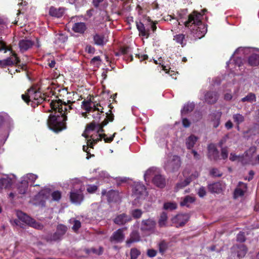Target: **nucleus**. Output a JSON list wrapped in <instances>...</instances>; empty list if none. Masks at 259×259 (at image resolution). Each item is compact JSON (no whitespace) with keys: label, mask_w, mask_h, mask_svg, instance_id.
<instances>
[{"label":"nucleus","mask_w":259,"mask_h":259,"mask_svg":"<svg viewBox=\"0 0 259 259\" xmlns=\"http://www.w3.org/2000/svg\"><path fill=\"white\" fill-rule=\"evenodd\" d=\"M113 120V115L112 114H106V119L101 123V125L97 126L95 123L92 122L87 126L82 135L85 138H90L87 141V145L83 146V150L87 153V159H89L92 156L89 150V148H93L94 145L96 144L97 142L101 140L102 138L104 139L106 143H110L113 141L116 133H114L109 138L106 137L105 134L100 133L103 132V127L105 126L109 121H112Z\"/></svg>","instance_id":"1"},{"label":"nucleus","mask_w":259,"mask_h":259,"mask_svg":"<svg viewBox=\"0 0 259 259\" xmlns=\"http://www.w3.org/2000/svg\"><path fill=\"white\" fill-rule=\"evenodd\" d=\"M50 106L55 113L54 115H50L48 121V126L55 132L61 131L66 128V114L68 110L72 109V107L71 105L62 103L60 100L52 101Z\"/></svg>","instance_id":"2"},{"label":"nucleus","mask_w":259,"mask_h":259,"mask_svg":"<svg viewBox=\"0 0 259 259\" xmlns=\"http://www.w3.org/2000/svg\"><path fill=\"white\" fill-rule=\"evenodd\" d=\"M205 10L202 11L203 14L194 11L189 15L188 19L185 22V25L191 31L195 39L203 37L207 32V27L202 22Z\"/></svg>","instance_id":"3"},{"label":"nucleus","mask_w":259,"mask_h":259,"mask_svg":"<svg viewBox=\"0 0 259 259\" xmlns=\"http://www.w3.org/2000/svg\"><path fill=\"white\" fill-rule=\"evenodd\" d=\"M250 55L248 58V63L251 66H257L259 65V50L256 48L240 47L238 48L230 60L227 63L229 66L231 61L233 59V62L235 66L240 67L242 64V57Z\"/></svg>","instance_id":"4"},{"label":"nucleus","mask_w":259,"mask_h":259,"mask_svg":"<svg viewBox=\"0 0 259 259\" xmlns=\"http://www.w3.org/2000/svg\"><path fill=\"white\" fill-rule=\"evenodd\" d=\"M72 183L73 188L70 192V200L73 203L80 204L83 200L84 186L78 179L73 180Z\"/></svg>","instance_id":"5"},{"label":"nucleus","mask_w":259,"mask_h":259,"mask_svg":"<svg viewBox=\"0 0 259 259\" xmlns=\"http://www.w3.org/2000/svg\"><path fill=\"white\" fill-rule=\"evenodd\" d=\"M98 106V104L95 105L94 103L91 101H83L82 102L81 107L87 112L82 113V116L84 117H88V113L89 115L92 116L95 120H99L101 118V115L103 113V108L100 106H99L100 108H99Z\"/></svg>","instance_id":"6"},{"label":"nucleus","mask_w":259,"mask_h":259,"mask_svg":"<svg viewBox=\"0 0 259 259\" xmlns=\"http://www.w3.org/2000/svg\"><path fill=\"white\" fill-rule=\"evenodd\" d=\"M22 98L28 104L30 102L34 104H40L44 100H46L44 94L42 95L39 91H36L33 88L29 89L26 94L22 95Z\"/></svg>","instance_id":"7"},{"label":"nucleus","mask_w":259,"mask_h":259,"mask_svg":"<svg viewBox=\"0 0 259 259\" xmlns=\"http://www.w3.org/2000/svg\"><path fill=\"white\" fill-rule=\"evenodd\" d=\"M16 214L18 219L30 227L38 230L42 229L43 225L37 222L34 219L31 218L22 211L18 210Z\"/></svg>","instance_id":"8"},{"label":"nucleus","mask_w":259,"mask_h":259,"mask_svg":"<svg viewBox=\"0 0 259 259\" xmlns=\"http://www.w3.org/2000/svg\"><path fill=\"white\" fill-rule=\"evenodd\" d=\"M181 165L180 157L177 155H169L164 162V168L167 170L174 171L178 169Z\"/></svg>","instance_id":"9"},{"label":"nucleus","mask_w":259,"mask_h":259,"mask_svg":"<svg viewBox=\"0 0 259 259\" xmlns=\"http://www.w3.org/2000/svg\"><path fill=\"white\" fill-rule=\"evenodd\" d=\"M147 195V192L145 186L141 183H137L133 188V196L136 199H143Z\"/></svg>","instance_id":"10"},{"label":"nucleus","mask_w":259,"mask_h":259,"mask_svg":"<svg viewBox=\"0 0 259 259\" xmlns=\"http://www.w3.org/2000/svg\"><path fill=\"white\" fill-rule=\"evenodd\" d=\"M51 194V190L46 188L40 191L35 197L36 204L44 206L46 201L49 199Z\"/></svg>","instance_id":"11"},{"label":"nucleus","mask_w":259,"mask_h":259,"mask_svg":"<svg viewBox=\"0 0 259 259\" xmlns=\"http://www.w3.org/2000/svg\"><path fill=\"white\" fill-rule=\"evenodd\" d=\"M155 225V222L152 219L143 220L141 229L146 235H148L154 231Z\"/></svg>","instance_id":"12"},{"label":"nucleus","mask_w":259,"mask_h":259,"mask_svg":"<svg viewBox=\"0 0 259 259\" xmlns=\"http://www.w3.org/2000/svg\"><path fill=\"white\" fill-rule=\"evenodd\" d=\"M16 177L15 175H5L0 179V188L7 189L11 187L12 184L15 182Z\"/></svg>","instance_id":"13"},{"label":"nucleus","mask_w":259,"mask_h":259,"mask_svg":"<svg viewBox=\"0 0 259 259\" xmlns=\"http://www.w3.org/2000/svg\"><path fill=\"white\" fill-rule=\"evenodd\" d=\"M256 151V148L254 146L251 147L245 152V156L247 161V164H255L259 163V155L254 159L253 154Z\"/></svg>","instance_id":"14"},{"label":"nucleus","mask_w":259,"mask_h":259,"mask_svg":"<svg viewBox=\"0 0 259 259\" xmlns=\"http://www.w3.org/2000/svg\"><path fill=\"white\" fill-rule=\"evenodd\" d=\"M189 219L188 214H179L172 219V223L175 224L176 227H181L185 224Z\"/></svg>","instance_id":"15"},{"label":"nucleus","mask_w":259,"mask_h":259,"mask_svg":"<svg viewBox=\"0 0 259 259\" xmlns=\"http://www.w3.org/2000/svg\"><path fill=\"white\" fill-rule=\"evenodd\" d=\"M103 196H105L108 202H117L120 200V196L119 192L115 190H110L106 192V190H104L102 192Z\"/></svg>","instance_id":"16"},{"label":"nucleus","mask_w":259,"mask_h":259,"mask_svg":"<svg viewBox=\"0 0 259 259\" xmlns=\"http://www.w3.org/2000/svg\"><path fill=\"white\" fill-rule=\"evenodd\" d=\"M226 187V184L223 182H219L210 184L208 186L209 191L211 193H220L224 191Z\"/></svg>","instance_id":"17"},{"label":"nucleus","mask_w":259,"mask_h":259,"mask_svg":"<svg viewBox=\"0 0 259 259\" xmlns=\"http://www.w3.org/2000/svg\"><path fill=\"white\" fill-rule=\"evenodd\" d=\"M247 189L246 185L242 182H239L234 192V198L237 199L244 195Z\"/></svg>","instance_id":"18"},{"label":"nucleus","mask_w":259,"mask_h":259,"mask_svg":"<svg viewBox=\"0 0 259 259\" xmlns=\"http://www.w3.org/2000/svg\"><path fill=\"white\" fill-rule=\"evenodd\" d=\"M231 250L232 253L237 254V256L239 258L244 257L247 252L246 247L243 244L240 245H235L232 248Z\"/></svg>","instance_id":"19"},{"label":"nucleus","mask_w":259,"mask_h":259,"mask_svg":"<svg viewBox=\"0 0 259 259\" xmlns=\"http://www.w3.org/2000/svg\"><path fill=\"white\" fill-rule=\"evenodd\" d=\"M124 229H125V228L119 229L115 232L111 238V240L116 242L122 241L124 238V235L123 234Z\"/></svg>","instance_id":"20"},{"label":"nucleus","mask_w":259,"mask_h":259,"mask_svg":"<svg viewBox=\"0 0 259 259\" xmlns=\"http://www.w3.org/2000/svg\"><path fill=\"white\" fill-rule=\"evenodd\" d=\"M208 157L211 159H217L219 157V151L217 150L215 146L211 144L208 146Z\"/></svg>","instance_id":"21"},{"label":"nucleus","mask_w":259,"mask_h":259,"mask_svg":"<svg viewBox=\"0 0 259 259\" xmlns=\"http://www.w3.org/2000/svg\"><path fill=\"white\" fill-rule=\"evenodd\" d=\"M67 231V227L63 225H59L57 228V231L53 235L54 240H58L65 234Z\"/></svg>","instance_id":"22"},{"label":"nucleus","mask_w":259,"mask_h":259,"mask_svg":"<svg viewBox=\"0 0 259 259\" xmlns=\"http://www.w3.org/2000/svg\"><path fill=\"white\" fill-rule=\"evenodd\" d=\"M131 220L130 217L123 213L117 215L114 219V222L118 225H123Z\"/></svg>","instance_id":"23"},{"label":"nucleus","mask_w":259,"mask_h":259,"mask_svg":"<svg viewBox=\"0 0 259 259\" xmlns=\"http://www.w3.org/2000/svg\"><path fill=\"white\" fill-rule=\"evenodd\" d=\"M11 53L12 54L11 57L4 60L6 67L7 66L17 64L20 62V60L17 57L16 54L12 52H11Z\"/></svg>","instance_id":"24"},{"label":"nucleus","mask_w":259,"mask_h":259,"mask_svg":"<svg viewBox=\"0 0 259 259\" xmlns=\"http://www.w3.org/2000/svg\"><path fill=\"white\" fill-rule=\"evenodd\" d=\"M64 13V9L63 8H56L51 7L50 8L49 14L51 16L57 18L61 17Z\"/></svg>","instance_id":"25"},{"label":"nucleus","mask_w":259,"mask_h":259,"mask_svg":"<svg viewBox=\"0 0 259 259\" xmlns=\"http://www.w3.org/2000/svg\"><path fill=\"white\" fill-rule=\"evenodd\" d=\"M94 40L96 45L103 46L107 42L108 39L103 34H96L94 36Z\"/></svg>","instance_id":"26"},{"label":"nucleus","mask_w":259,"mask_h":259,"mask_svg":"<svg viewBox=\"0 0 259 259\" xmlns=\"http://www.w3.org/2000/svg\"><path fill=\"white\" fill-rule=\"evenodd\" d=\"M86 29V24L83 22L75 23L72 26V30L77 33H83Z\"/></svg>","instance_id":"27"},{"label":"nucleus","mask_w":259,"mask_h":259,"mask_svg":"<svg viewBox=\"0 0 259 259\" xmlns=\"http://www.w3.org/2000/svg\"><path fill=\"white\" fill-rule=\"evenodd\" d=\"M19 48L21 52H24L30 48L32 45V42L28 39H23L19 43Z\"/></svg>","instance_id":"28"},{"label":"nucleus","mask_w":259,"mask_h":259,"mask_svg":"<svg viewBox=\"0 0 259 259\" xmlns=\"http://www.w3.org/2000/svg\"><path fill=\"white\" fill-rule=\"evenodd\" d=\"M218 96L216 93L208 92L205 95V101L209 104H212L216 102Z\"/></svg>","instance_id":"29"},{"label":"nucleus","mask_w":259,"mask_h":259,"mask_svg":"<svg viewBox=\"0 0 259 259\" xmlns=\"http://www.w3.org/2000/svg\"><path fill=\"white\" fill-rule=\"evenodd\" d=\"M158 169L155 167H151L148 169L144 175V179L145 181H149V180L152 177L158 175Z\"/></svg>","instance_id":"30"},{"label":"nucleus","mask_w":259,"mask_h":259,"mask_svg":"<svg viewBox=\"0 0 259 259\" xmlns=\"http://www.w3.org/2000/svg\"><path fill=\"white\" fill-rule=\"evenodd\" d=\"M136 26L139 31L140 35L148 37L149 36V30L145 29L144 25L141 22H136Z\"/></svg>","instance_id":"31"},{"label":"nucleus","mask_w":259,"mask_h":259,"mask_svg":"<svg viewBox=\"0 0 259 259\" xmlns=\"http://www.w3.org/2000/svg\"><path fill=\"white\" fill-rule=\"evenodd\" d=\"M153 183L157 187L163 188L165 184V180L160 175H156L153 179Z\"/></svg>","instance_id":"32"},{"label":"nucleus","mask_w":259,"mask_h":259,"mask_svg":"<svg viewBox=\"0 0 259 259\" xmlns=\"http://www.w3.org/2000/svg\"><path fill=\"white\" fill-rule=\"evenodd\" d=\"M221 115V112H216L211 115V120L214 127L216 128L219 125Z\"/></svg>","instance_id":"33"},{"label":"nucleus","mask_w":259,"mask_h":259,"mask_svg":"<svg viewBox=\"0 0 259 259\" xmlns=\"http://www.w3.org/2000/svg\"><path fill=\"white\" fill-rule=\"evenodd\" d=\"M140 238L139 233L136 231H133L131 234L130 239L126 242V245L130 247L132 243L139 241Z\"/></svg>","instance_id":"34"},{"label":"nucleus","mask_w":259,"mask_h":259,"mask_svg":"<svg viewBox=\"0 0 259 259\" xmlns=\"http://www.w3.org/2000/svg\"><path fill=\"white\" fill-rule=\"evenodd\" d=\"M197 140L198 138L197 137L193 135L190 136L186 140L187 148L189 149L192 148Z\"/></svg>","instance_id":"35"},{"label":"nucleus","mask_w":259,"mask_h":259,"mask_svg":"<svg viewBox=\"0 0 259 259\" xmlns=\"http://www.w3.org/2000/svg\"><path fill=\"white\" fill-rule=\"evenodd\" d=\"M37 178L38 177L37 175L30 173L24 176L22 178V180L23 182H27V185L28 186V184L29 183H34Z\"/></svg>","instance_id":"36"},{"label":"nucleus","mask_w":259,"mask_h":259,"mask_svg":"<svg viewBox=\"0 0 259 259\" xmlns=\"http://www.w3.org/2000/svg\"><path fill=\"white\" fill-rule=\"evenodd\" d=\"M230 159L231 161L238 160L241 162L243 164H247V161L245 156V154L243 156H237L233 153H231Z\"/></svg>","instance_id":"37"},{"label":"nucleus","mask_w":259,"mask_h":259,"mask_svg":"<svg viewBox=\"0 0 259 259\" xmlns=\"http://www.w3.org/2000/svg\"><path fill=\"white\" fill-rule=\"evenodd\" d=\"M195 200V197L191 196H187L184 198L183 201L180 202L181 206L189 207Z\"/></svg>","instance_id":"38"},{"label":"nucleus","mask_w":259,"mask_h":259,"mask_svg":"<svg viewBox=\"0 0 259 259\" xmlns=\"http://www.w3.org/2000/svg\"><path fill=\"white\" fill-rule=\"evenodd\" d=\"M194 108V104L193 103H188L184 105L181 110L182 116H185L186 114L191 112Z\"/></svg>","instance_id":"39"},{"label":"nucleus","mask_w":259,"mask_h":259,"mask_svg":"<svg viewBox=\"0 0 259 259\" xmlns=\"http://www.w3.org/2000/svg\"><path fill=\"white\" fill-rule=\"evenodd\" d=\"M85 252L89 254H96L101 255L103 252V248L102 247H99L98 249L95 248H91V249H86Z\"/></svg>","instance_id":"40"},{"label":"nucleus","mask_w":259,"mask_h":259,"mask_svg":"<svg viewBox=\"0 0 259 259\" xmlns=\"http://www.w3.org/2000/svg\"><path fill=\"white\" fill-rule=\"evenodd\" d=\"M191 181L192 179L186 178V179L184 181H181L180 182L178 183L177 184L176 188V190L178 191L179 190L183 188L184 187L188 185Z\"/></svg>","instance_id":"41"},{"label":"nucleus","mask_w":259,"mask_h":259,"mask_svg":"<svg viewBox=\"0 0 259 259\" xmlns=\"http://www.w3.org/2000/svg\"><path fill=\"white\" fill-rule=\"evenodd\" d=\"M174 39L178 44L182 45V46H184L186 45V39L185 37V35L183 34H179L175 35L174 36Z\"/></svg>","instance_id":"42"},{"label":"nucleus","mask_w":259,"mask_h":259,"mask_svg":"<svg viewBox=\"0 0 259 259\" xmlns=\"http://www.w3.org/2000/svg\"><path fill=\"white\" fill-rule=\"evenodd\" d=\"M28 185H27V182H23V180H21V184L18 186V190L20 194H24L26 193L27 188Z\"/></svg>","instance_id":"43"},{"label":"nucleus","mask_w":259,"mask_h":259,"mask_svg":"<svg viewBox=\"0 0 259 259\" xmlns=\"http://www.w3.org/2000/svg\"><path fill=\"white\" fill-rule=\"evenodd\" d=\"M256 100L255 95L253 93H249L246 96L243 98L241 99V101L243 102H248L252 103Z\"/></svg>","instance_id":"44"},{"label":"nucleus","mask_w":259,"mask_h":259,"mask_svg":"<svg viewBox=\"0 0 259 259\" xmlns=\"http://www.w3.org/2000/svg\"><path fill=\"white\" fill-rule=\"evenodd\" d=\"M167 219V217L166 214L164 212H163L161 214L158 221L159 226L161 227H165L166 225Z\"/></svg>","instance_id":"45"},{"label":"nucleus","mask_w":259,"mask_h":259,"mask_svg":"<svg viewBox=\"0 0 259 259\" xmlns=\"http://www.w3.org/2000/svg\"><path fill=\"white\" fill-rule=\"evenodd\" d=\"M183 175L185 178L192 179V181L197 178L199 176V173L197 171H194L189 175V172L188 170L185 169L183 172Z\"/></svg>","instance_id":"46"},{"label":"nucleus","mask_w":259,"mask_h":259,"mask_svg":"<svg viewBox=\"0 0 259 259\" xmlns=\"http://www.w3.org/2000/svg\"><path fill=\"white\" fill-rule=\"evenodd\" d=\"M233 118L234 122L238 125L243 122L244 120V117L242 114L239 113L234 114Z\"/></svg>","instance_id":"47"},{"label":"nucleus","mask_w":259,"mask_h":259,"mask_svg":"<svg viewBox=\"0 0 259 259\" xmlns=\"http://www.w3.org/2000/svg\"><path fill=\"white\" fill-rule=\"evenodd\" d=\"M10 120L9 116L5 112L0 113V124Z\"/></svg>","instance_id":"48"},{"label":"nucleus","mask_w":259,"mask_h":259,"mask_svg":"<svg viewBox=\"0 0 259 259\" xmlns=\"http://www.w3.org/2000/svg\"><path fill=\"white\" fill-rule=\"evenodd\" d=\"M163 207L165 209L173 210L177 208V204L175 203L167 202L164 204Z\"/></svg>","instance_id":"49"},{"label":"nucleus","mask_w":259,"mask_h":259,"mask_svg":"<svg viewBox=\"0 0 259 259\" xmlns=\"http://www.w3.org/2000/svg\"><path fill=\"white\" fill-rule=\"evenodd\" d=\"M142 213V210L139 209L133 210L131 212L132 216L135 219L140 218L141 217Z\"/></svg>","instance_id":"50"},{"label":"nucleus","mask_w":259,"mask_h":259,"mask_svg":"<svg viewBox=\"0 0 259 259\" xmlns=\"http://www.w3.org/2000/svg\"><path fill=\"white\" fill-rule=\"evenodd\" d=\"M140 252L136 248H132L131 250V259H136L140 255Z\"/></svg>","instance_id":"51"},{"label":"nucleus","mask_w":259,"mask_h":259,"mask_svg":"<svg viewBox=\"0 0 259 259\" xmlns=\"http://www.w3.org/2000/svg\"><path fill=\"white\" fill-rule=\"evenodd\" d=\"M52 197L53 200L58 201L60 199L61 197V192L58 191H54L52 193Z\"/></svg>","instance_id":"52"},{"label":"nucleus","mask_w":259,"mask_h":259,"mask_svg":"<svg viewBox=\"0 0 259 259\" xmlns=\"http://www.w3.org/2000/svg\"><path fill=\"white\" fill-rule=\"evenodd\" d=\"M3 50H4L6 53L7 51H11V49L8 48L4 41H0V51Z\"/></svg>","instance_id":"53"},{"label":"nucleus","mask_w":259,"mask_h":259,"mask_svg":"<svg viewBox=\"0 0 259 259\" xmlns=\"http://www.w3.org/2000/svg\"><path fill=\"white\" fill-rule=\"evenodd\" d=\"M210 174L214 177H220L222 174L217 168H213L210 171Z\"/></svg>","instance_id":"54"},{"label":"nucleus","mask_w":259,"mask_h":259,"mask_svg":"<svg viewBox=\"0 0 259 259\" xmlns=\"http://www.w3.org/2000/svg\"><path fill=\"white\" fill-rule=\"evenodd\" d=\"M80 226H81L80 222L79 221L75 220V221H74V224L72 227V229L74 231H77L78 230V229L80 227Z\"/></svg>","instance_id":"55"},{"label":"nucleus","mask_w":259,"mask_h":259,"mask_svg":"<svg viewBox=\"0 0 259 259\" xmlns=\"http://www.w3.org/2000/svg\"><path fill=\"white\" fill-rule=\"evenodd\" d=\"M237 240L242 242L245 240V238L244 236V234L243 232H240L237 236Z\"/></svg>","instance_id":"56"},{"label":"nucleus","mask_w":259,"mask_h":259,"mask_svg":"<svg viewBox=\"0 0 259 259\" xmlns=\"http://www.w3.org/2000/svg\"><path fill=\"white\" fill-rule=\"evenodd\" d=\"M198 194L200 197H202L206 194V191L203 187H200L198 191Z\"/></svg>","instance_id":"57"},{"label":"nucleus","mask_w":259,"mask_h":259,"mask_svg":"<svg viewBox=\"0 0 259 259\" xmlns=\"http://www.w3.org/2000/svg\"><path fill=\"white\" fill-rule=\"evenodd\" d=\"M97 187L95 185H89L87 188V191L90 193H94L97 190Z\"/></svg>","instance_id":"58"},{"label":"nucleus","mask_w":259,"mask_h":259,"mask_svg":"<svg viewBox=\"0 0 259 259\" xmlns=\"http://www.w3.org/2000/svg\"><path fill=\"white\" fill-rule=\"evenodd\" d=\"M182 123L183 125L185 127H188L190 125V122L188 119L186 118H185L184 116H182Z\"/></svg>","instance_id":"59"},{"label":"nucleus","mask_w":259,"mask_h":259,"mask_svg":"<svg viewBox=\"0 0 259 259\" xmlns=\"http://www.w3.org/2000/svg\"><path fill=\"white\" fill-rule=\"evenodd\" d=\"M228 152L227 148H223L221 152V156L222 158L225 159L228 157Z\"/></svg>","instance_id":"60"},{"label":"nucleus","mask_w":259,"mask_h":259,"mask_svg":"<svg viewBox=\"0 0 259 259\" xmlns=\"http://www.w3.org/2000/svg\"><path fill=\"white\" fill-rule=\"evenodd\" d=\"M147 254L149 256L152 257L156 255V251L153 249H149L147 251Z\"/></svg>","instance_id":"61"},{"label":"nucleus","mask_w":259,"mask_h":259,"mask_svg":"<svg viewBox=\"0 0 259 259\" xmlns=\"http://www.w3.org/2000/svg\"><path fill=\"white\" fill-rule=\"evenodd\" d=\"M85 51L90 54H93L95 52V49L91 46H88L85 48Z\"/></svg>","instance_id":"62"},{"label":"nucleus","mask_w":259,"mask_h":259,"mask_svg":"<svg viewBox=\"0 0 259 259\" xmlns=\"http://www.w3.org/2000/svg\"><path fill=\"white\" fill-rule=\"evenodd\" d=\"M103 1V0H93V3L95 7H98Z\"/></svg>","instance_id":"63"},{"label":"nucleus","mask_w":259,"mask_h":259,"mask_svg":"<svg viewBox=\"0 0 259 259\" xmlns=\"http://www.w3.org/2000/svg\"><path fill=\"white\" fill-rule=\"evenodd\" d=\"M225 126L227 129H230L232 127L233 124L230 120H229L226 123Z\"/></svg>","instance_id":"64"}]
</instances>
